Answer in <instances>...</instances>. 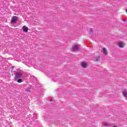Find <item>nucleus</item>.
Returning <instances> with one entry per match:
<instances>
[{
	"label": "nucleus",
	"mask_w": 127,
	"mask_h": 127,
	"mask_svg": "<svg viewBox=\"0 0 127 127\" xmlns=\"http://www.w3.org/2000/svg\"><path fill=\"white\" fill-rule=\"evenodd\" d=\"M104 126L105 127H110V125L108 123H105Z\"/></svg>",
	"instance_id": "nucleus-10"
},
{
	"label": "nucleus",
	"mask_w": 127,
	"mask_h": 127,
	"mask_svg": "<svg viewBox=\"0 0 127 127\" xmlns=\"http://www.w3.org/2000/svg\"><path fill=\"white\" fill-rule=\"evenodd\" d=\"M18 83H22V79L21 78H19L17 80Z\"/></svg>",
	"instance_id": "nucleus-8"
},
{
	"label": "nucleus",
	"mask_w": 127,
	"mask_h": 127,
	"mask_svg": "<svg viewBox=\"0 0 127 127\" xmlns=\"http://www.w3.org/2000/svg\"><path fill=\"white\" fill-rule=\"evenodd\" d=\"M118 45H119V47H120L121 48H124V43L119 42L118 43Z\"/></svg>",
	"instance_id": "nucleus-6"
},
{
	"label": "nucleus",
	"mask_w": 127,
	"mask_h": 127,
	"mask_svg": "<svg viewBox=\"0 0 127 127\" xmlns=\"http://www.w3.org/2000/svg\"><path fill=\"white\" fill-rule=\"evenodd\" d=\"M123 94L124 97H127V91L124 92L123 93Z\"/></svg>",
	"instance_id": "nucleus-9"
},
{
	"label": "nucleus",
	"mask_w": 127,
	"mask_h": 127,
	"mask_svg": "<svg viewBox=\"0 0 127 127\" xmlns=\"http://www.w3.org/2000/svg\"><path fill=\"white\" fill-rule=\"evenodd\" d=\"M17 19H18V17L16 16H13L12 17V20L11 21V23H16V21H17Z\"/></svg>",
	"instance_id": "nucleus-1"
},
{
	"label": "nucleus",
	"mask_w": 127,
	"mask_h": 127,
	"mask_svg": "<svg viewBox=\"0 0 127 127\" xmlns=\"http://www.w3.org/2000/svg\"><path fill=\"white\" fill-rule=\"evenodd\" d=\"M22 73H20L19 72H17L16 73V78L17 79H19V78H21L22 77Z\"/></svg>",
	"instance_id": "nucleus-3"
},
{
	"label": "nucleus",
	"mask_w": 127,
	"mask_h": 127,
	"mask_svg": "<svg viewBox=\"0 0 127 127\" xmlns=\"http://www.w3.org/2000/svg\"><path fill=\"white\" fill-rule=\"evenodd\" d=\"M22 30L24 32H28V27H26V26H23Z\"/></svg>",
	"instance_id": "nucleus-4"
},
{
	"label": "nucleus",
	"mask_w": 127,
	"mask_h": 127,
	"mask_svg": "<svg viewBox=\"0 0 127 127\" xmlns=\"http://www.w3.org/2000/svg\"><path fill=\"white\" fill-rule=\"evenodd\" d=\"M72 51H78L79 50V46L75 45L72 46Z\"/></svg>",
	"instance_id": "nucleus-2"
},
{
	"label": "nucleus",
	"mask_w": 127,
	"mask_h": 127,
	"mask_svg": "<svg viewBox=\"0 0 127 127\" xmlns=\"http://www.w3.org/2000/svg\"><path fill=\"white\" fill-rule=\"evenodd\" d=\"M81 66L83 68H87V64L86 63H82L81 64Z\"/></svg>",
	"instance_id": "nucleus-7"
},
{
	"label": "nucleus",
	"mask_w": 127,
	"mask_h": 127,
	"mask_svg": "<svg viewBox=\"0 0 127 127\" xmlns=\"http://www.w3.org/2000/svg\"><path fill=\"white\" fill-rule=\"evenodd\" d=\"M51 102H53L54 100H51Z\"/></svg>",
	"instance_id": "nucleus-11"
},
{
	"label": "nucleus",
	"mask_w": 127,
	"mask_h": 127,
	"mask_svg": "<svg viewBox=\"0 0 127 127\" xmlns=\"http://www.w3.org/2000/svg\"><path fill=\"white\" fill-rule=\"evenodd\" d=\"M103 53L105 55H108V50H107V48H103Z\"/></svg>",
	"instance_id": "nucleus-5"
}]
</instances>
